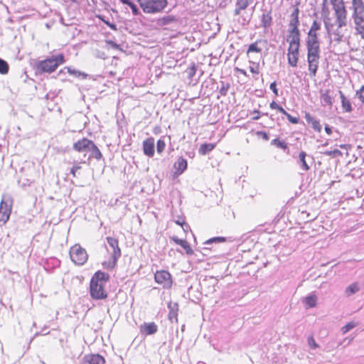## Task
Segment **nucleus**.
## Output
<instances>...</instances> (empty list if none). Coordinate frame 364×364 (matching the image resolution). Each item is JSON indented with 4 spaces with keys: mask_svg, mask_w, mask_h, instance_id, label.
<instances>
[{
    "mask_svg": "<svg viewBox=\"0 0 364 364\" xmlns=\"http://www.w3.org/2000/svg\"><path fill=\"white\" fill-rule=\"evenodd\" d=\"M109 278V276L107 273L101 271H97L95 273L90 284V292L92 299H105L107 297L105 286Z\"/></svg>",
    "mask_w": 364,
    "mask_h": 364,
    "instance_id": "obj_1",
    "label": "nucleus"
},
{
    "mask_svg": "<svg viewBox=\"0 0 364 364\" xmlns=\"http://www.w3.org/2000/svg\"><path fill=\"white\" fill-rule=\"evenodd\" d=\"M64 56L63 54L53 55L46 60L40 61L37 65V68L43 73H53L61 64L64 63Z\"/></svg>",
    "mask_w": 364,
    "mask_h": 364,
    "instance_id": "obj_2",
    "label": "nucleus"
},
{
    "mask_svg": "<svg viewBox=\"0 0 364 364\" xmlns=\"http://www.w3.org/2000/svg\"><path fill=\"white\" fill-rule=\"evenodd\" d=\"M143 11L147 14L161 12L166 6V0H137Z\"/></svg>",
    "mask_w": 364,
    "mask_h": 364,
    "instance_id": "obj_3",
    "label": "nucleus"
},
{
    "mask_svg": "<svg viewBox=\"0 0 364 364\" xmlns=\"http://www.w3.org/2000/svg\"><path fill=\"white\" fill-rule=\"evenodd\" d=\"M307 60L310 74L315 76L320 58V46H307Z\"/></svg>",
    "mask_w": 364,
    "mask_h": 364,
    "instance_id": "obj_4",
    "label": "nucleus"
},
{
    "mask_svg": "<svg viewBox=\"0 0 364 364\" xmlns=\"http://www.w3.org/2000/svg\"><path fill=\"white\" fill-rule=\"evenodd\" d=\"M12 200L9 196H3L0 203V226H3L9 218Z\"/></svg>",
    "mask_w": 364,
    "mask_h": 364,
    "instance_id": "obj_5",
    "label": "nucleus"
},
{
    "mask_svg": "<svg viewBox=\"0 0 364 364\" xmlns=\"http://www.w3.org/2000/svg\"><path fill=\"white\" fill-rule=\"evenodd\" d=\"M70 256L71 260L77 265L84 264L88 257L86 250L79 245H75L70 248Z\"/></svg>",
    "mask_w": 364,
    "mask_h": 364,
    "instance_id": "obj_6",
    "label": "nucleus"
},
{
    "mask_svg": "<svg viewBox=\"0 0 364 364\" xmlns=\"http://www.w3.org/2000/svg\"><path fill=\"white\" fill-rule=\"evenodd\" d=\"M154 279L156 283L162 285L164 288L168 289L172 285L171 275L166 270L156 271L154 274Z\"/></svg>",
    "mask_w": 364,
    "mask_h": 364,
    "instance_id": "obj_7",
    "label": "nucleus"
},
{
    "mask_svg": "<svg viewBox=\"0 0 364 364\" xmlns=\"http://www.w3.org/2000/svg\"><path fill=\"white\" fill-rule=\"evenodd\" d=\"M107 240L109 247L112 249V257L113 259L114 264H115L121 256V250L118 245V240L111 237H107Z\"/></svg>",
    "mask_w": 364,
    "mask_h": 364,
    "instance_id": "obj_8",
    "label": "nucleus"
},
{
    "mask_svg": "<svg viewBox=\"0 0 364 364\" xmlns=\"http://www.w3.org/2000/svg\"><path fill=\"white\" fill-rule=\"evenodd\" d=\"M335 11L336 19H346V10L345 9L343 0L331 1Z\"/></svg>",
    "mask_w": 364,
    "mask_h": 364,
    "instance_id": "obj_9",
    "label": "nucleus"
},
{
    "mask_svg": "<svg viewBox=\"0 0 364 364\" xmlns=\"http://www.w3.org/2000/svg\"><path fill=\"white\" fill-rule=\"evenodd\" d=\"M143 151L145 155L152 157L154 154V139L149 137L143 141Z\"/></svg>",
    "mask_w": 364,
    "mask_h": 364,
    "instance_id": "obj_10",
    "label": "nucleus"
},
{
    "mask_svg": "<svg viewBox=\"0 0 364 364\" xmlns=\"http://www.w3.org/2000/svg\"><path fill=\"white\" fill-rule=\"evenodd\" d=\"M158 326L154 322L144 323L140 326V331L144 335H152L156 333Z\"/></svg>",
    "mask_w": 364,
    "mask_h": 364,
    "instance_id": "obj_11",
    "label": "nucleus"
},
{
    "mask_svg": "<svg viewBox=\"0 0 364 364\" xmlns=\"http://www.w3.org/2000/svg\"><path fill=\"white\" fill-rule=\"evenodd\" d=\"M91 143V140H89L88 139L86 138H83L82 139L79 140L77 142L74 143L73 149L79 152L88 151Z\"/></svg>",
    "mask_w": 364,
    "mask_h": 364,
    "instance_id": "obj_12",
    "label": "nucleus"
},
{
    "mask_svg": "<svg viewBox=\"0 0 364 364\" xmlns=\"http://www.w3.org/2000/svg\"><path fill=\"white\" fill-rule=\"evenodd\" d=\"M84 360L88 364H105V358L99 354H91L84 357Z\"/></svg>",
    "mask_w": 364,
    "mask_h": 364,
    "instance_id": "obj_13",
    "label": "nucleus"
},
{
    "mask_svg": "<svg viewBox=\"0 0 364 364\" xmlns=\"http://www.w3.org/2000/svg\"><path fill=\"white\" fill-rule=\"evenodd\" d=\"M237 239L232 237H213L203 242L205 245H211L213 244H217L224 242H233Z\"/></svg>",
    "mask_w": 364,
    "mask_h": 364,
    "instance_id": "obj_14",
    "label": "nucleus"
},
{
    "mask_svg": "<svg viewBox=\"0 0 364 364\" xmlns=\"http://www.w3.org/2000/svg\"><path fill=\"white\" fill-rule=\"evenodd\" d=\"M169 309L168 318L171 323H177V311H178V304L176 303H170L168 306Z\"/></svg>",
    "mask_w": 364,
    "mask_h": 364,
    "instance_id": "obj_15",
    "label": "nucleus"
},
{
    "mask_svg": "<svg viewBox=\"0 0 364 364\" xmlns=\"http://www.w3.org/2000/svg\"><path fill=\"white\" fill-rule=\"evenodd\" d=\"M174 168L176 169L178 174H181L187 168L186 159L179 157L174 163Z\"/></svg>",
    "mask_w": 364,
    "mask_h": 364,
    "instance_id": "obj_16",
    "label": "nucleus"
},
{
    "mask_svg": "<svg viewBox=\"0 0 364 364\" xmlns=\"http://www.w3.org/2000/svg\"><path fill=\"white\" fill-rule=\"evenodd\" d=\"M331 91L326 90L321 92V98L322 102L329 107H331L333 103V97L330 94Z\"/></svg>",
    "mask_w": 364,
    "mask_h": 364,
    "instance_id": "obj_17",
    "label": "nucleus"
},
{
    "mask_svg": "<svg viewBox=\"0 0 364 364\" xmlns=\"http://www.w3.org/2000/svg\"><path fill=\"white\" fill-rule=\"evenodd\" d=\"M338 93L340 95V97H341V104H342V107L343 109L346 112H352L353 110V108H352V106H351V103L350 102L349 100H348L345 95H343V93L342 92L341 90H339L338 91Z\"/></svg>",
    "mask_w": 364,
    "mask_h": 364,
    "instance_id": "obj_18",
    "label": "nucleus"
},
{
    "mask_svg": "<svg viewBox=\"0 0 364 364\" xmlns=\"http://www.w3.org/2000/svg\"><path fill=\"white\" fill-rule=\"evenodd\" d=\"M287 41H289V44H299L300 32L289 31V35L288 36Z\"/></svg>",
    "mask_w": 364,
    "mask_h": 364,
    "instance_id": "obj_19",
    "label": "nucleus"
},
{
    "mask_svg": "<svg viewBox=\"0 0 364 364\" xmlns=\"http://www.w3.org/2000/svg\"><path fill=\"white\" fill-rule=\"evenodd\" d=\"M360 290V287L358 282H353L348 286L345 290L346 296H350Z\"/></svg>",
    "mask_w": 364,
    "mask_h": 364,
    "instance_id": "obj_20",
    "label": "nucleus"
},
{
    "mask_svg": "<svg viewBox=\"0 0 364 364\" xmlns=\"http://www.w3.org/2000/svg\"><path fill=\"white\" fill-rule=\"evenodd\" d=\"M88 151H91L92 156L95 158L97 160H100L102 156L101 151L97 148V146L93 143V141H92Z\"/></svg>",
    "mask_w": 364,
    "mask_h": 364,
    "instance_id": "obj_21",
    "label": "nucleus"
},
{
    "mask_svg": "<svg viewBox=\"0 0 364 364\" xmlns=\"http://www.w3.org/2000/svg\"><path fill=\"white\" fill-rule=\"evenodd\" d=\"M214 148L215 145L213 144H203L200 145L198 151L202 155H206L208 153L211 151Z\"/></svg>",
    "mask_w": 364,
    "mask_h": 364,
    "instance_id": "obj_22",
    "label": "nucleus"
},
{
    "mask_svg": "<svg viewBox=\"0 0 364 364\" xmlns=\"http://www.w3.org/2000/svg\"><path fill=\"white\" fill-rule=\"evenodd\" d=\"M260 42H255L254 43H252L249 46V48L247 49V55L250 58V54L252 53H261L262 52V48L259 46V43Z\"/></svg>",
    "mask_w": 364,
    "mask_h": 364,
    "instance_id": "obj_23",
    "label": "nucleus"
},
{
    "mask_svg": "<svg viewBox=\"0 0 364 364\" xmlns=\"http://www.w3.org/2000/svg\"><path fill=\"white\" fill-rule=\"evenodd\" d=\"M272 16L270 13L263 14L262 16V26L267 28L272 23Z\"/></svg>",
    "mask_w": 364,
    "mask_h": 364,
    "instance_id": "obj_24",
    "label": "nucleus"
},
{
    "mask_svg": "<svg viewBox=\"0 0 364 364\" xmlns=\"http://www.w3.org/2000/svg\"><path fill=\"white\" fill-rule=\"evenodd\" d=\"M288 63L292 67L297 65L299 53H288Z\"/></svg>",
    "mask_w": 364,
    "mask_h": 364,
    "instance_id": "obj_25",
    "label": "nucleus"
},
{
    "mask_svg": "<svg viewBox=\"0 0 364 364\" xmlns=\"http://www.w3.org/2000/svg\"><path fill=\"white\" fill-rule=\"evenodd\" d=\"M306 154L305 151H301L299 153V159L300 162L301 163L302 169L304 171H308V170H309L310 168L306 163Z\"/></svg>",
    "mask_w": 364,
    "mask_h": 364,
    "instance_id": "obj_26",
    "label": "nucleus"
},
{
    "mask_svg": "<svg viewBox=\"0 0 364 364\" xmlns=\"http://www.w3.org/2000/svg\"><path fill=\"white\" fill-rule=\"evenodd\" d=\"M64 69H67L68 73H69L70 75H73L77 77H82L83 79L86 78L87 75L85 73L80 72L79 70L72 69L69 67H65Z\"/></svg>",
    "mask_w": 364,
    "mask_h": 364,
    "instance_id": "obj_27",
    "label": "nucleus"
},
{
    "mask_svg": "<svg viewBox=\"0 0 364 364\" xmlns=\"http://www.w3.org/2000/svg\"><path fill=\"white\" fill-rule=\"evenodd\" d=\"M304 303L309 308L316 306V296L315 295H310L304 299Z\"/></svg>",
    "mask_w": 364,
    "mask_h": 364,
    "instance_id": "obj_28",
    "label": "nucleus"
},
{
    "mask_svg": "<svg viewBox=\"0 0 364 364\" xmlns=\"http://www.w3.org/2000/svg\"><path fill=\"white\" fill-rule=\"evenodd\" d=\"M341 28H336L333 32V41L336 43H340L343 41V33L341 32Z\"/></svg>",
    "mask_w": 364,
    "mask_h": 364,
    "instance_id": "obj_29",
    "label": "nucleus"
},
{
    "mask_svg": "<svg viewBox=\"0 0 364 364\" xmlns=\"http://www.w3.org/2000/svg\"><path fill=\"white\" fill-rule=\"evenodd\" d=\"M319 42L317 35H314L313 37H308L306 41V46H318Z\"/></svg>",
    "mask_w": 364,
    "mask_h": 364,
    "instance_id": "obj_30",
    "label": "nucleus"
},
{
    "mask_svg": "<svg viewBox=\"0 0 364 364\" xmlns=\"http://www.w3.org/2000/svg\"><path fill=\"white\" fill-rule=\"evenodd\" d=\"M249 0H236L235 6L239 8V9L245 10L250 4Z\"/></svg>",
    "mask_w": 364,
    "mask_h": 364,
    "instance_id": "obj_31",
    "label": "nucleus"
},
{
    "mask_svg": "<svg viewBox=\"0 0 364 364\" xmlns=\"http://www.w3.org/2000/svg\"><path fill=\"white\" fill-rule=\"evenodd\" d=\"M8 72H9L8 63L5 60L0 59V73L4 75V74L8 73Z\"/></svg>",
    "mask_w": 364,
    "mask_h": 364,
    "instance_id": "obj_32",
    "label": "nucleus"
},
{
    "mask_svg": "<svg viewBox=\"0 0 364 364\" xmlns=\"http://www.w3.org/2000/svg\"><path fill=\"white\" fill-rule=\"evenodd\" d=\"M299 21V18H291L289 22V27L291 28V31H299L298 28Z\"/></svg>",
    "mask_w": 364,
    "mask_h": 364,
    "instance_id": "obj_33",
    "label": "nucleus"
},
{
    "mask_svg": "<svg viewBox=\"0 0 364 364\" xmlns=\"http://www.w3.org/2000/svg\"><path fill=\"white\" fill-rule=\"evenodd\" d=\"M355 326H356V323H354V322H349V323H348L347 324H346L344 326H343L341 328V331H342L343 334H346V333H348L349 331H350L351 329H353Z\"/></svg>",
    "mask_w": 364,
    "mask_h": 364,
    "instance_id": "obj_34",
    "label": "nucleus"
},
{
    "mask_svg": "<svg viewBox=\"0 0 364 364\" xmlns=\"http://www.w3.org/2000/svg\"><path fill=\"white\" fill-rule=\"evenodd\" d=\"M307 343L308 346L311 349H316L318 348V345L316 343V341L314 340V338L312 335L309 336L307 338Z\"/></svg>",
    "mask_w": 364,
    "mask_h": 364,
    "instance_id": "obj_35",
    "label": "nucleus"
},
{
    "mask_svg": "<svg viewBox=\"0 0 364 364\" xmlns=\"http://www.w3.org/2000/svg\"><path fill=\"white\" fill-rule=\"evenodd\" d=\"M166 147V143L163 139H159L156 143V150L159 154L164 151Z\"/></svg>",
    "mask_w": 364,
    "mask_h": 364,
    "instance_id": "obj_36",
    "label": "nucleus"
},
{
    "mask_svg": "<svg viewBox=\"0 0 364 364\" xmlns=\"http://www.w3.org/2000/svg\"><path fill=\"white\" fill-rule=\"evenodd\" d=\"M355 96L364 104V85L355 92Z\"/></svg>",
    "mask_w": 364,
    "mask_h": 364,
    "instance_id": "obj_37",
    "label": "nucleus"
},
{
    "mask_svg": "<svg viewBox=\"0 0 364 364\" xmlns=\"http://www.w3.org/2000/svg\"><path fill=\"white\" fill-rule=\"evenodd\" d=\"M299 44H289L288 53H299Z\"/></svg>",
    "mask_w": 364,
    "mask_h": 364,
    "instance_id": "obj_38",
    "label": "nucleus"
},
{
    "mask_svg": "<svg viewBox=\"0 0 364 364\" xmlns=\"http://www.w3.org/2000/svg\"><path fill=\"white\" fill-rule=\"evenodd\" d=\"M196 65L195 64H193L190 68H188L186 70L187 73H188V77L189 78H192L195 74H196Z\"/></svg>",
    "mask_w": 364,
    "mask_h": 364,
    "instance_id": "obj_39",
    "label": "nucleus"
},
{
    "mask_svg": "<svg viewBox=\"0 0 364 364\" xmlns=\"http://www.w3.org/2000/svg\"><path fill=\"white\" fill-rule=\"evenodd\" d=\"M181 247L185 250L186 253L187 255H191L193 254V250H192L189 243L187 241Z\"/></svg>",
    "mask_w": 364,
    "mask_h": 364,
    "instance_id": "obj_40",
    "label": "nucleus"
},
{
    "mask_svg": "<svg viewBox=\"0 0 364 364\" xmlns=\"http://www.w3.org/2000/svg\"><path fill=\"white\" fill-rule=\"evenodd\" d=\"M174 21H175V18L173 16H171L164 17L161 20V21L162 22V24H164V25L169 24L170 23H171Z\"/></svg>",
    "mask_w": 364,
    "mask_h": 364,
    "instance_id": "obj_41",
    "label": "nucleus"
},
{
    "mask_svg": "<svg viewBox=\"0 0 364 364\" xmlns=\"http://www.w3.org/2000/svg\"><path fill=\"white\" fill-rule=\"evenodd\" d=\"M272 143L275 145H277L278 147L282 148L283 149H287V146L284 141H281L278 139H274L272 141Z\"/></svg>",
    "mask_w": 364,
    "mask_h": 364,
    "instance_id": "obj_42",
    "label": "nucleus"
},
{
    "mask_svg": "<svg viewBox=\"0 0 364 364\" xmlns=\"http://www.w3.org/2000/svg\"><path fill=\"white\" fill-rule=\"evenodd\" d=\"M171 240H173L175 243H176L177 245H179L181 246H182L183 245H184V243L186 242V240H183V239H179L176 236H171Z\"/></svg>",
    "mask_w": 364,
    "mask_h": 364,
    "instance_id": "obj_43",
    "label": "nucleus"
},
{
    "mask_svg": "<svg viewBox=\"0 0 364 364\" xmlns=\"http://www.w3.org/2000/svg\"><path fill=\"white\" fill-rule=\"evenodd\" d=\"M325 154L327 156H342V152L338 149L333 151H326Z\"/></svg>",
    "mask_w": 364,
    "mask_h": 364,
    "instance_id": "obj_44",
    "label": "nucleus"
},
{
    "mask_svg": "<svg viewBox=\"0 0 364 364\" xmlns=\"http://www.w3.org/2000/svg\"><path fill=\"white\" fill-rule=\"evenodd\" d=\"M252 64H253V65L250 67V72L254 74H258L259 72V64L255 63H252Z\"/></svg>",
    "mask_w": 364,
    "mask_h": 364,
    "instance_id": "obj_45",
    "label": "nucleus"
},
{
    "mask_svg": "<svg viewBox=\"0 0 364 364\" xmlns=\"http://www.w3.org/2000/svg\"><path fill=\"white\" fill-rule=\"evenodd\" d=\"M336 23L337 25V28H342V27L346 26V19H336Z\"/></svg>",
    "mask_w": 364,
    "mask_h": 364,
    "instance_id": "obj_46",
    "label": "nucleus"
},
{
    "mask_svg": "<svg viewBox=\"0 0 364 364\" xmlns=\"http://www.w3.org/2000/svg\"><path fill=\"white\" fill-rule=\"evenodd\" d=\"M286 117H287L288 120L291 122L292 124H297L299 122V118L297 117H292L291 115H290L289 113H287V114L286 115Z\"/></svg>",
    "mask_w": 364,
    "mask_h": 364,
    "instance_id": "obj_47",
    "label": "nucleus"
},
{
    "mask_svg": "<svg viewBox=\"0 0 364 364\" xmlns=\"http://www.w3.org/2000/svg\"><path fill=\"white\" fill-rule=\"evenodd\" d=\"M321 26L316 21H314L311 26V28L314 31H317L320 29Z\"/></svg>",
    "mask_w": 364,
    "mask_h": 364,
    "instance_id": "obj_48",
    "label": "nucleus"
},
{
    "mask_svg": "<svg viewBox=\"0 0 364 364\" xmlns=\"http://www.w3.org/2000/svg\"><path fill=\"white\" fill-rule=\"evenodd\" d=\"M270 89L276 96H278V90L277 88L276 82H273L270 84Z\"/></svg>",
    "mask_w": 364,
    "mask_h": 364,
    "instance_id": "obj_49",
    "label": "nucleus"
},
{
    "mask_svg": "<svg viewBox=\"0 0 364 364\" xmlns=\"http://www.w3.org/2000/svg\"><path fill=\"white\" fill-rule=\"evenodd\" d=\"M312 127H313L315 130H316V131H318V132H321V124H320L319 122H318V121H314V122H313V123H312Z\"/></svg>",
    "mask_w": 364,
    "mask_h": 364,
    "instance_id": "obj_50",
    "label": "nucleus"
},
{
    "mask_svg": "<svg viewBox=\"0 0 364 364\" xmlns=\"http://www.w3.org/2000/svg\"><path fill=\"white\" fill-rule=\"evenodd\" d=\"M352 340H353V338L348 339V338H346L341 342L339 343V345L344 344V347H346V346L350 344V343L352 341Z\"/></svg>",
    "mask_w": 364,
    "mask_h": 364,
    "instance_id": "obj_51",
    "label": "nucleus"
},
{
    "mask_svg": "<svg viewBox=\"0 0 364 364\" xmlns=\"http://www.w3.org/2000/svg\"><path fill=\"white\" fill-rule=\"evenodd\" d=\"M299 10L298 8H296L294 11L291 13V18H299Z\"/></svg>",
    "mask_w": 364,
    "mask_h": 364,
    "instance_id": "obj_52",
    "label": "nucleus"
},
{
    "mask_svg": "<svg viewBox=\"0 0 364 364\" xmlns=\"http://www.w3.org/2000/svg\"><path fill=\"white\" fill-rule=\"evenodd\" d=\"M129 6L132 9V12L134 15L138 14V9L134 4L132 2L131 4L129 5Z\"/></svg>",
    "mask_w": 364,
    "mask_h": 364,
    "instance_id": "obj_53",
    "label": "nucleus"
},
{
    "mask_svg": "<svg viewBox=\"0 0 364 364\" xmlns=\"http://www.w3.org/2000/svg\"><path fill=\"white\" fill-rule=\"evenodd\" d=\"M80 168V166H73L71 170H70V173L71 174L75 177L76 176V172L77 170H79Z\"/></svg>",
    "mask_w": 364,
    "mask_h": 364,
    "instance_id": "obj_54",
    "label": "nucleus"
},
{
    "mask_svg": "<svg viewBox=\"0 0 364 364\" xmlns=\"http://www.w3.org/2000/svg\"><path fill=\"white\" fill-rule=\"evenodd\" d=\"M270 108L272 109H279V107H280L276 102L273 101L270 103V105H269Z\"/></svg>",
    "mask_w": 364,
    "mask_h": 364,
    "instance_id": "obj_55",
    "label": "nucleus"
},
{
    "mask_svg": "<svg viewBox=\"0 0 364 364\" xmlns=\"http://www.w3.org/2000/svg\"><path fill=\"white\" fill-rule=\"evenodd\" d=\"M253 113L255 114V116L252 117L253 120H257L259 119V112L258 110H254Z\"/></svg>",
    "mask_w": 364,
    "mask_h": 364,
    "instance_id": "obj_56",
    "label": "nucleus"
},
{
    "mask_svg": "<svg viewBox=\"0 0 364 364\" xmlns=\"http://www.w3.org/2000/svg\"><path fill=\"white\" fill-rule=\"evenodd\" d=\"M106 24L112 30L114 31H116L117 30V26L114 23H110L109 22H106Z\"/></svg>",
    "mask_w": 364,
    "mask_h": 364,
    "instance_id": "obj_57",
    "label": "nucleus"
},
{
    "mask_svg": "<svg viewBox=\"0 0 364 364\" xmlns=\"http://www.w3.org/2000/svg\"><path fill=\"white\" fill-rule=\"evenodd\" d=\"M325 131L328 135H330L332 133L331 128L329 127L328 125L325 127Z\"/></svg>",
    "mask_w": 364,
    "mask_h": 364,
    "instance_id": "obj_58",
    "label": "nucleus"
},
{
    "mask_svg": "<svg viewBox=\"0 0 364 364\" xmlns=\"http://www.w3.org/2000/svg\"><path fill=\"white\" fill-rule=\"evenodd\" d=\"M314 35H317L316 34V31H314L311 29H310L309 33H308V37H313Z\"/></svg>",
    "mask_w": 364,
    "mask_h": 364,
    "instance_id": "obj_59",
    "label": "nucleus"
},
{
    "mask_svg": "<svg viewBox=\"0 0 364 364\" xmlns=\"http://www.w3.org/2000/svg\"><path fill=\"white\" fill-rule=\"evenodd\" d=\"M241 10H242V9H239V8H238L237 6H236V8H235V11H234V14H235V16H238V15H240Z\"/></svg>",
    "mask_w": 364,
    "mask_h": 364,
    "instance_id": "obj_60",
    "label": "nucleus"
},
{
    "mask_svg": "<svg viewBox=\"0 0 364 364\" xmlns=\"http://www.w3.org/2000/svg\"><path fill=\"white\" fill-rule=\"evenodd\" d=\"M278 111L284 114L285 116L287 114V112L281 106L279 107Z\"/></svg>",
    "mask_w": 364,
    "mask_h": 364,
    "instance_id": "obj_61",
    "label": "nucleus"
},
{
    "mask_svg": "<svg viewBox=\"0 0 364 364\" xmlns=\"http://www.w3.org/2000/svg\"><path fill=\"white\" fill-rule=\"evenodd\" d=\"M326 1H327V0H323V9H322L323 12L327 11V9L326 7Z\"/></svg>",
    "mask_w": 364,
    "mask_h": 364,
    "instance_id": "obj_62",
    "label": "nucleus"
},
{
    "mask_svg": "<svg viewBox=\"0 0 364 364\" xmlns=\"http://www.w3.org/2000/svg\"><path fill=\"white\" fill-rule=\"evenodd\" d=\"M237 70L240 73H241V74H242V75H247V73H246V71H245V70H243V69H240V68H237Z\"/></svg>",
    "mask_w": 364,
    "mask_h": 364,
    "instance_id": "obj_63",
    "label": "nucleus"
},
{
    "mask_svg": "<svg viewBox=\"0 0 364 364\" xmlns=\"http://www.w3.org/2000/svg\"><path fill=\"white\" fill-rule=\"evenodd\" d=\"M176 223L177 225H181V227H183L185 225V223L183 220V221L177 220Z\"/></svg>",
    "mask_w": 364,
    "mask_h": 364,
    "instance_id": "obj_64",
    "label": "nucleus"
}]
</instances>
